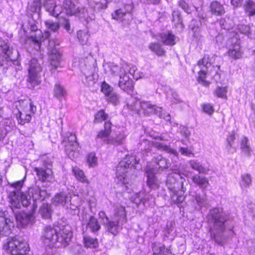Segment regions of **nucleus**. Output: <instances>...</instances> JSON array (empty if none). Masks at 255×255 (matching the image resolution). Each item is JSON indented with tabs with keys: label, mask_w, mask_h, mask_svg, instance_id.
I'll use <instances>...</instances> for the list:
<instances>
[{
	"label": "nucleus",
	"mask_w": 255,
	"mask_h": 255,
	"mask_svg": "<svg viewBox=\"0 0 255 255\" xmlns=\"http://www.w3.org/2000/svg\"><path fill=\"white\" fill-rule=\"evenodd\" d=\"M207 220L210 226L209 233L211 239L218 244L223 245L227 240L224 233L229 216L223 212L222 208H215L209 211Z\"/></svg>",
	"instance_id": "nucleus-1"
},
{
	"label": "nucleus",
	"mask_w": 255,
	"mask_h": 255,
	"mask_svg": "<svg viewBox=\"0 0 255 255\" xmlns=\"http://www.w3.org/2000/svg\"><path fill=\"white\" fill-rule=\"evenodd\" d=\"M72 237L71 231L67 227L47 226L43 234V240L45 244L50 246L59 248L66 247Z\"/></svg>",
	"instance_id": "nucleus-2"
},
{
	"label": "nucleus",
	"mask_w": 255,
	"mask_h": 255,
	"mask_svg": "<svg viewBox=\"0 0 255 255\" xmlns=\"http://www.w3.org/2000/svg\"><path fill=\"white\" fill-rule=\"evenodd\" d=\"M23 183V180L12 183L8 182V185L14 189L10 192L8 196L12 211H13L14 208L19 209L21 205L23 207H27L30 203V198H28L24 192H21Z\"/></svg>",
	"instance_id": "nucleus-3"
},
{
	"label": "nucleus",
	"mask_w": 255,
	"mask_h": 255,
	"mask_svg": "<svg viewBox=\"0 0 255 255\" xmlns=\"http://www.w3.org/2000/svg\"><path fill=\"white\" fill-rule=\"evenodd\" d=\"M137 163L138 161L134 156H127L117 166V178L121 181L123 180V183H128V179L129 178L130 173L135 170L134 165Z\"/></svg>",
	"instance_id": "nucleus-4"
},
{
	"label": "nucleus",
	"mask_w": 255,
	"mask_h": 255,
	"mask_svg": "<svg viewBox=\"0 0 255 255\" xmlns=\"http://www.w3.org/2000/svg\"><path fill=\"white\" fill-rule=\"evenodd\" d=\"M3 248L12 255H26L29 251L27 243L19 236L8 238Z\"/></svg>",
	"instance_id": "nucleus-5"
},
{
	"label": "nucleus",
	"mask_w": 255,
	"mask_h": 255,
	"mask_svg": "<svg viewBox=\"0 0 255 255\" xmlns=\"http://www.w3.org/2000/svg\"><path fill=\"white\" fill-rule=\"evenodd\" d=\"M93 63V59L91 57L82 59L79 62L81 72L84 76L82 79L83 82L86 86L90 87H93L97 81L94 74L95 68Z\"/></svg>",
	"instance_id": "nucleus-6"
},
{
	"label": "nucleus",
	"mask_w": 255,
	"mask_h": 255,
	"mask_svg": "<svg viewBox=\"0 0 255 255\" xmlns=\"http://www.w3.org/2000/svg\"><path fill=\"white\" fill-rule=\"evenodd\" d=\"M87 6L81 7L79 9V17L84 18L87 22L94 19V11L102 8H106L107 5H103L101 2H96L94 0H88Z\"/></svg>",
	"instance_id": "nucleus-7"
},
{
	"label": "nucleus",
	"mask_w": 255,
	"mask_h": 255,
	"mask_svg": "<svg viewBox=\"0 0 255 255\" xmlns=\"http://www.w3.org/2000/svg\"><path fill=\"white\" fill-rule=\"evenodd\" d=\"M62 142L65 146V152L70 158L73 160L79 156V147L74 134L68 133Z\"/></svg>",
	"instance_id": "nucleus-8"
},
{
	"label": "nucleus",
	"mask_w": 255,
	"mask_h": 255,
	"mask_svg": "<svg viewBox=\"0 0 255 255\" xmlns=\"http://www.w3.org/2000/svg\"><path fill=\"white\" fill-rule=\"evenodd\" d=\"M59 45V41L57 39H50L48 45V54L51 70L56 69L60 65L61 55L56 48Z\"/></svg>",
	"instance_id": "nucleus-9"
},
{
	"label": "nucleus",
	"mask_w": 255,
	"mask_h": 255,
	"mask_svg": "<svg viewBox=\"0 0 255 255\" xmlns=\"http://www.w3.org/2000/svg\"><path fill=\"white\" fill-rule=\"evenodd\" d=\"M41 71L42 67L38 60L35 58L31 59L29 62L27 81L33 86H37L41 83Z\"/></svg>",
	"instance_id": "nucleus-10"
},
{
	"label": "nucleus",
	"mask_w": 255,
	"mask_h": 255,
	"mask_svg": "<svg viewBox=\"0 0 255 255\" xmlns=\"http://www.w3.org/2000/svg\"><path fill=\"white\" fill-rule=\"evenodd\" d=\"M17 55L18 52L16 51L14 54L12 49L0 39V65H8V63L16 60Z\"/></svg>",
	"instance_id": "nucleus-11"
},
{
	"label": "nucleus",
	"mask_w": 255,
	"mask_h": 255,
	"mask_svg": "<svg viewBox=\"0 0 255 255\" xmlns=\"http://www.w3.org/2000/svg\"><path fill=\"white\" fill-rule=\"evenodd\" d=\"M14 227L12 218L8 214V211H0V237L7 236L11 233Z\"/></svg>",
	"instance_id": "nucleus-12"
},
{
	"label": "nucleus",
	"mask_w": 255,
	"mask_h": 255,
	"mask_svg": "<svg viewBox=\"0 0 255 255\" xmlns=\"http://www.w3.org/2000/svg\"><path fill=\"white\" fill-rule=\"evenodd\" d=\"M208 61V57L204 56L202 59L198 62L197 64L198 66L200 69L198 72V81L205 87L208 86L210 84L209 82L205 80L208 73V69L211 66V64Z\"/></svg>",
	"instance_id": "nucleus-13"
},
{
	"label": "nucleus",
	"mask_w": 255,
	"mask_h": 255,
	"mask_svg": "<svg viewBox=\"0 0 255 255\" xmlns=\"http://www.w3.org/2000/svg\"><path fill=\"white\" fill-rule=\"evenodd\" d=\"M133 5L131 0L125 5L124 9H119L115 11V13L112 14L113 18L119 20L121 21L129 20L131 19V12L132 11Z\"/></svg>",
	"instance_id": "nucleus-14"
},
{
	"label": "nucleus",
	"mask_w": 255,
	"mask_h": 255,
	"mask_svg": "<svg viewBox=\"0 0 255 255\" xmlns=\"http://www.w3.org/2000/svg\"><path fill=\"white\" fill-rule=\"evenodd\" d=\"M12 212L15 214V219L18 226L24 227L27 225L32 224L35 221L34 213L35 210L33 211V207L31 213H18L17 212H15L14 210Z\"/></svg>",
	"instance_id": "nucleus-15"
},
{
	"label": "nucleus",
	"mask_w": 255,
	"mask_h": 255,
	"mask_svg": "<svg viewBox=\"0 0 255 255\" xmlns=\"http://www.w3.org/2000/svg\"><path fill=\"white\" fill-rule=\"evenodd\" d=\"M231 2L234 7L243 6L249 15H255V3L252 0H231Z\"/></svg>",
	"instance_id": "nucleus-16"
},
{
	"label": "nucleus",
	"mask_w": 255,
	"mask_h": 255,
	"mask_svg": "<svg viewBox=\"0 0 255 255\" xmlns=\"http://www.w3.org/2000/svg\"><path fill=\"white\" fill-rule=\"evenodd\" d=\"M43 6L50 15L57 17L62 12V7L56 4V0H43Z\"/></svg>",
	"instance_id": "nucleus-17"
},
{
	"label": "nucleus",
	"mask_w": 255,
	"mask_h": 255,
	"mask_svg": "<svg viewBox=\"0 0 255 255\" xmlns=\"http://www.w3.org/2000/svg\"><path fill=\"white\" fill-rule=\"evenodd\" d=\"M139 105L145 115H150L155 114L160 118L162 117V108L152 105L150 102L141 101Z\"/></svg>",
	"instance_id": "nucleus-18"
},
{
	"label": "nucleus",
	"mask_w": 255,
	"mask_h": 255,
	"mask_svg": "<svg viewBox=\"0 0 255 255\" xmlns=\"http://www.w3.org/2000/svg\"><path fill=\"white\" fill-rule=\"evenodd\" d=\"M125 223L121 222L118 220H109L108 222H106L104 225L106 231L110 233L114 236H116L119 232L120 230L123 228V226Z\"/></svg>",
	"instance_id": "nucleus-19"
},
{
	"label": "nucleus",
	"mask_w": 255,
	"mask_h": 255,
	"mask_svg": "<svg viewBox=\"0 0 255 255\" xmlns=\"http://www.w3.org/2000/svg\"><path fill=\"white\" fill-rule=\"evenodd\" d=\"M119 87L123 91L128 94H131L133 90V83L132 80L127 74L120 78Z\"/></svg>",
	"instance_id": "nucleus-20"
},
{
	"label": "nucleus",
	"mask_w": 255,
	"mask_h": 255,
	"mask_svg": "<svg viewBox=\"0 0 255 255\" xmlns=\"http://www.w3.org/2000/svg\"><path fill=\"white\" fill-rule=\"evenodd\" d=\"M110 72L113 76L120 78L127 74V71L128 69V65L126 63H123L118 65L115 63H111L110 65Z\"/></svg>",
	"instance_id": "nucleus-21"
},
{
	"label": "nucleus",
	"mask_w": 255,
	"mask_h": 255,
	"mask_svg": "<svg viewBox=\"0 0 255 255\" xmlns=\"http://www.w3.org/2000/svg\"><path fill=\"white\" fill-rule=\"evenodd\" d=\"M31 190L33 200L32 207L33 208V211H34L36 210L37 208L36 201H42L44 200L47 194L45 190H41L38 186H35L32 188Z\"/></svg>",
	"instance_id": "nucleus-22"
},
{
	"label": "nucleus",
	"mask_w": 255,
	"mask_h": 255,
	"mask_svg": "<svg viewBox=\"0 0 255 255\" xmlns=\"http://www.w3.org/2000/svg\"><path fill=\"white\" fill-rule=\"evenodd\" d=\"M147 174V184L152 189H155L158 188L160 182L155 176L156 173L153 168H148L146 170Z\"/></svg>",
	"instance_id": "nucleus-23"
},
{
	"label": "nucleus",
	"mask_w": 255,
	"mask_h": 255,
	"mask_svg": "<svg viewBox=\"0 0 255 255\" xmlns=\"http://www.w3.org/2000/svg\"><path fill=\"white\" fill-rule=\"evenodd\" d=\"M29 38L32 41L38 44L41 43V42L45 39H48L49 41L50 39H53L51 38V34L48 30L45 31L44 34H43L40 29L36 30L35 32H33V33H30Z\"/></svg>",
	"instance_id": "nucleus-24"
},
{
	"label": "nucleus",
	"mask_w": 255,
	"mask_h": 255,
	"mask_svg": "<svg viewBox=\"0 0 255 255\" xmlns=\"http://www.w3.org/2000/svg\"><path fill=\"white\" fill-rule=\"evenodd\" d=\"M34 170L36 172L39 180L42 182H51L53 179V173L50 169H44L42 168L36 167Z\"/></svg>",
	"instance_id": "nucleus-25"
},
{
	"label": "nucleus",
	"mask_w": 255,
	"mask_h": 255,
	"mask_svg": "<svg viewBox=\"0 0 255 255\" xmlns=\"http://www.w3.org/2000/svg\"><path fill=\"white\" fill-rule=\"evenodd\" d=\"M71 194L66 192H61L56 194L53 198L52 203L55 206H66Z\"/></svg>",
	"instance_id": "nucleus-26"
},
{
	"label": "nucleus",
	"mask_w": 255,
	"mask_h": 255,
	"mask_svg": "<svg viewBox=\"0 0 255 255\" xmlns=\"http://www.w3.org/2000/svg\"><path fill=\"white\" fill-rule=\"evenodd\" d=\"M153 161L158 166V167H155V168H153L156 173H160L164 169L168 168L170 165L168 160L161 155H158L154 157L153 159Z\"/></svg>",
	"instance_id": "nucleus-27"
},
{
	"label": "nucleus",
	"mask_w": 255,
	"mask_h": 255,
	"mask_svg": "<svg viewBox=\"0 0 255 255\" xmlns=\"http://www.w3.org/2000/svg\"><path fill=\"white\" fill-rule=\"evenodd\" d=\"M63 8L65 13L67 15H72L78 14L79 15V9L81 7L76 8L75 4L71 0H65L63 2Z\"/></svg>",
	"instance_id": "nucleus-28"
},
{
	"label": "nucleus",
	"mask_w": 255,
	"mask_h": 255,
	"mask_svg": "<svg viewBox=\"0 0 255 255\" xmlns=\"http://www.w3.org/2000/svg\"><path fill=\"white\" fill-rule=\"evenodd\" d=\"M113 218L115 220H118L121 222L126 223L127 219L125 207L120 205H116L114 209V214Z\"/></svg>",
	"instance_id": "nucleus-29"
},
{
	"label": "nucleus",
	"mask_w": 255,
	"mask_h": 255,
	"mask_svg": "<svg viewBox=\"0 0 255 255\" xmlns=\"http://www.w3.org/2000/svg\"><path fill=\"white\" fill-rule=\"evenodd\" d=\"M159 37L161 41L165 45L173 46L176 43V37L171 31L160 34Z\"/></svg>",
	"instance_id": "nucleus-30"
},
{
	"label": "nucleus",
	"mask_w": 255,
	"mask_h": 255,
	"mask_svg": "<svg viewBox=\"0 0 255 255\" xmlns=\"http://www.w3.org/2000/svg\"><path fill=\"white\" fill-rule=\"evenodd\" d=\"M152 251L155 255H174L169 249L159 243H154L152 244Z\"/></svg>",
	"instance_id": "nucleus-31"
},
{
	"label": "nucleus",
	"mask_w": 255,
	"mask_h": 255,
	"mask_svg": "<svg viewBox=\"0 0 255 255\" xmlns=\"http://www.w3.org/2000/svg\"><path fill=\"white\" fill-rule=\"evenodd\" d=\"M53 213L51 205L47 203H43L40 207L38 213L41 217L45 219H50Z\"/></svg>",
	"instance_id": "nucleus-32"
},
{
	"label": "nucleus",
	"mask_w": 255,
	"mask_h": 255,
	"mask_svg": "<svg viewBox=\"0 0 255 255\" xmlns=\"http://www.w3.org/2000/svg\"><path fill=\"white\" fill-rule=\"evenodd\" d=\"M154 146L158 150H161L164 151L171 155H173V157H176L178 158V153L177 151L173 148H171L168 145L164 144L162 143H160L159 142H155L153 143Z\"/></svg>",
	"instance_id": "nucleus-33"
},
{
	"label": "nucleus",
	"mask_w": 255,
	"mask_h": 255,
	"mask_svg": "<svg viewBox=\"0 0 255 255\" xmlns=\"http://www.w3.org/2000/svg\"><path fill=\"white\" fill-rule=\"evenodd\" d=\"M127 134L124 133H119L115 137H111L108 138L107 140L108 144H111L116 145L123 144L125 143Z\"/></svg>",
	"instance_id": "nucleus-34"
},
{
	"label": "nucleus",
	"mask_w": 255,
	"mask_h": 255,
	"mask_svg": "<svg viewBox=\"0 0 255 255\" xmlns=\"http://www.w3.org/2000/svg\"><path fill=\"white\" fill-rule=\"evenodd\" d=\"M16 117L19 124L23 125L26 123H28L31 119V115L28 112H21L19 110L15 113Z\"/></svg>",
	"instance_id": "nucleus-35"
},
{
	"label": "nucleus",
	"mask_w": 255,
	"mask_h": 255,
	"mask_svg": "<svg viewBox=\"0 0 255 255\" xmlns=\"http://www.w3.org/2000/svg\"><path fill=\"white\" fill-rule=\"evenodd\" d=\"M189 165L192 169L198 171L200 173L206 174L210 170L208 167H205L200 162L194 160H190Z\"/></svg>",
	"instance_id": "nucleus-36"
},
{
	"label": "nucleus",
	"mask_w": 255,
	"mask_h": 255,
	"mask_svg": "<svg viewBox=\"0 0 255 255\" xmlns=\"http://www.w3.org/2000/svg\"><path fill=\"white\" fill-rule=\"evenodd\" d=\"M192 180L193 182L201 188L205 189L209 185V181L205 177L200 176L198 174L194 175Z\"/></svg>",
	"instance_id": "nucleus-37"
},
{
	"label": "nucleus",
	"mask_w": 255,
	"mask_h": 255,
	"mask_svg": "<svg viewBox=\"0 0 255 255\" xmlns=\"http://www.w3.org/2000/svg\"><path fill=\"white\" fill-rule=\"evenodd\" d=\"M210 8L212 13L216 15H221L225 12L223 5L217 1L211 3Z\"/></svg>",
	"instance_id": "nucleus-38"
},
{
	"label": "nucleus",
	"mask_w": 255,
	"mask_h": 255,
	"mask_svg": "<svg viewBox=\"0 0 255 255\" xmlns=\"http://www.w3.org/2000/svg\"><path fill=\"white\" fill-rule=\"evenodd\" d=\"M87 227L91 230L93 233L99 231L101 229V225L98 220L94 216H91L87 223Z\"/></svg>",
	"instance_id": "nucleus-39"
},
{
	"label": "nucleus",
	"mask_w": 255,
	"mask_h": 255,
	"mask_svg": "<svg viewBox=\"0 0 255 255\" xmlns=\"http://www.w3.org/2000/svg\"><path fill=\"white\" fill-rule=\"evenodd\" d=\"M149 49L158 56L165 55V51L158 43L152 42L148 46Z\"/></svg>",
	"instance_id": "nucleus-40"
},
{
	"label": "nucleus",
	"mask_w": 255,
	"mask_h": 255,
	"mask_svg": "<svg viewBox=\"0 0 255 255\" xmlns=\"http://www.w3.org/2000/svg\"><path fill=\"white\" fill-rule=\"evenodd\" d=\"M241 149L242 151L247 156H250L252 151V148L250 146L248 139L246 137H244L241 141Z\"/></svg>",
	"instance_id": "nucleus-41"
},
{
	"label": "nucleus",
	"mask_w": 255,
	"mask_h": 255,
	"mask_svg": "<svg viewBox=\"0 0 255 255\" xmlns=\"http://www.w3.org/2000/svg\"><path fill=\"white\" fill-rule=\"evenodd\" d=\"M72 171L76 178L80 182L89 183L88 180L86 178L84 172L77 167H74Z\"/></svg>",
	"instance_id": "nucleus-42"
},
{
	"label": "nucleus",
	"mask_w": 255,
	"mask_h": 255,
	"mask_svg": "<svg viewBox=\"0 0 255 255\" xmlns=\"http://www.w3.org/2000/svg\"><path fill=\"white\" fill-rule=\"evenodd\" d=\"M242 54V52L240 51V45L238 43H236L233 48L230 49L228 51V55L234 59L241 58Z\"/></svg>",
	"instance_id": "nucleus-43"
},
{
	"label": "nucleus",
	"mask_w": 255,
	"mask_h": 255,
	"mask_svg": "<svg viewBox=\"0 0 255 255\" xmlns=\"http://www.w3.org/2000/svg\"><path fill=\"white\" fill-rule=\"evenodd\" d=\"M77 38L82 45L86 44L89 37V31L87 29L85 30H80L77 32Z\"/></svg>",
	"instance_id": "nucleus-44"
},
{
	"label": "nucleus",
	"mask_w": 255,
	"mask_h": 255,
	"mask_svg": "<svg viewBox=\"0 0 255 255\" xmlns=\"http://www.w3.org/2000/svg\"><path fill=\"white\" fill-rule=\"evenodd\" d=\"M53 92L54 96L58 99H62L66 95V90L59 84L55 85Z\"/></svg>",
	"instance_id": "nucleus-45"
},
{
	"label": "nucleus",
	"mask_w": 255,
	"mask_h": 255,
	"mask_svg": "<svg viewBox=\"0 0 255 255\" xmlns=\"http://www.w3.org/2000/svg\"><path fill=\"white\" fill-rule=\"evenodd\" d=\"M79 206V198L78 196L74 195L73 197L71 196L68 201V203L66 207L69 209L75 211Z\"/></svg>",
	"instance_id": "nucleus-46"
},
{
	"label": "nucleus",
	"mask_w": 255,
	"mask_h": 255,
	"mask_svg": "<svg viewBox=\"0 0 255 255\" xmlns=\"http://www.w3.org/2000/svg\"><path fill=\"white\" fill-rule=\"evenodd\" d=\"M174 172L171 174H169L166 180V184L169 187H172V185L174 184L177 181V179L179 174H178V171L177 170L172 169Z\"/></svg>",
	"instance_id": "nucleus-47"
},
{
	"label": "nucleus",
	"mask_w": 255,
	"mask_h": 255,
	"mask_svg": "<svg viewBox=\"0 0 255 255\" xmlns=\"http://www.w3.org/2000/svg\"><path fill=\"white\" fill-rule=\"evenodd\" d=\"M84 242L87 247L96 248L98 246V242L96 239H94L89 236H84Z\"/></svg>",
	"instance_id": "nucleus-48"
},
{
	"label": "nucleus",
	"mask_w": 255,
	"mask_h": 255,
	"mask_svg": "<svg viewBox=\"0 0 255 255\" xmlns=\"http://www.w3.org/2000/svg\"><path fill=\"white\" fill-rule=\"evenodd\" d=\"M44 23L47 29L53 32H56L59 29L60 25L57 22L48 20L45 21Z\"/></svg>",
	"instance_id": "nucleus-49"
},
{
	"label": "nucleus",
	"mask_w": 255,
	"mask_h": 255,
	"mask_svg": "<svg viewBox=\"0 0 255 255\" xmlns=\"http://www.w3.org/2000/svg\"><path fill=\"white\" fill-rule=\"evenodd\" d=\"M241 186L242 188H246L250 186L252 183V179L249 174L245 173L242 175Z\"/></svg>",
	"instance_id": "nucleus-50"
},
{
	"label": "nucleus",
	"mask_w": 255,
	"mask_h": 255,
	"mask_svg": "<svg viewBox=\"0 0 255 255\" xmlns=\"http://www.w3.org/2000/svg\"><path fill=\"white\" fill-rule=\"evenodd\" d=\"M138 102L134 98L131 97L126 107L128 109L135 113L138 111Z\"/></svg>",
	"instance_id": "nucleus-51"
},
{
	"label": "nucleus",
	"mask_w": 255,
	"mask_h": 255,
	"mask_svg": "<svg viewBox=\"0 0 255 255\" xmlns=\"http://www.w3.org/2000/svg\"><path fill=\"white\" fill-rule=\"evenodd\" d=\"M108 118V115L106 114L103 110H101L96 114L94 121L95 123H100L107 120Z\"/></svg>",
	"instance_id": "nucleus-52"
},
{
	"label": "nucleus",
	"mask_w": 255,
	"mask_h": 255,
	"mask_svg": "<svg viewBox=\"0 0 255 255\" xmlns=\"http://www.w3.org/2000/svg\"><path fill=\"white\" fill-rule=\"evenodd\" d=\"M120 95L115 92H113L107 96V100L115 105L120 103Z\"/></svg>",
	"instance_id": "nucleus-53"
},
{
	"label": "nucleus",
	"mask_w": 255,
	"mask_h": 255,
	"mask_svg": "<svg viewBox=\"0 0 255 255\" xmlns=\"http://www.w3.org/2000/svg\"><path fill=\"white\" fill-rule=\"evenodd\" d=\"M101 90L107 97L114 92L113 88L106 82L103 83Z\"/></svg>",
	"instance_id": "nucleus-54"
},
{
	"label": "nucleus",
	"mask_w": 255,
	"mask_h": 255,
	"mask_svg": "<svg viewBox=\"0 0 255 255\" xmlns=\"http://www.w3.org/2000/svg\"><path fill=\"white\" fill-rule=\"evenodd\" d=\"M227 89L225 87H218L215 94L218 97L224 98L227 97Z\"/></svg>",
	"instance_id": "nucleus-55"
},
{
	"label": "nucleus",
	"mask_w": 255,
	"mask_h": 255,
	"mask_svg": "<svg viewBox=\"0 0 255 255\" xmlns=\"http://www.w3.org/2000/svg\"><path fill=\"white\" fill-rule=\"evenodd\" d=\"M87 160L89 165L91 167H94L97 165V158L94 153H91L88 154Z\"/></svg>",
	"instance_id": "nucleus-56"
},
{
	"label": "nucleus",
	"mask_w": 255,
	"mask_h": 255,
	"mask_svg": "<svg viewBox=\"0 0 255 255\" xmlns=\"http://www.w3.org/2000/svg\"><path fill=\"white\" fill-rule=\"evenodd\" d=\"M235 139V134L234 133H232L230 134L227 138V141L228 142V145L227 146V148L229 151H230L231 148L233 147V144L234 141Z\"/></svg>",
	"instance_id": "nucleus-57"
},
{
	"label": "nucleus",
	"mask_w": 255,
	"mask_h": 255,
	"mask_svg": "<svg viewBox=\"0 0 255 255\" xmlns=\"http://www.w3.org/2000/svg\"><path fill=\"white\" fill-rule=\"evenodd\" d=\"M202 109L205 113L209 115H212L214 112L213 106L210 104H203Z\"/></svg>",
	"instance_id": "nucleus-58"
},
{
	"label": "nucleus",
	"mask_w": 255,
	"mask_h": 255,
	"mask_svg": "<svg viewBox=\"0 0 255 255\" xmlns=\"http://www.w3.org/2000/svg\"><path fill=\"white\" fill-rule=\"evenodd\" d=\"M195 200L198 205L200 207L205 206L207 204L206 198L201 197L200 195H196Z\"/></svg>",
	"instance_id": "nucleus-59"
},
{
	"label": "nucleus",
	"mask_w": 255,
	"mask_h": 255,
	"mask_svg": "<svg viewBox=\"0 0 255 255\" xmlns=\"http://www.w3.org/2000/svg\"><path fill=\"white\" fill-rule=\"evenodd\" d=\"M169 189L172 193V194L171 195V199L172 202L174 203H176L177 200L178 199V197L179 196L178 192L175 190L174 187H169Z\"/></svg>",
	"instance_id": "nucleus-60"
},
{
	"label": "nucleus",
	"mask_w": 255,
	"mask_h": 255,
	"mask_svg": "<svg viewBox=\"0 0 255 255\" xmlns=\"http://www.w3.org/2000/svg\"><path fill=\"white\" fill-rule=\"evenodd\" d=\"M62 26L64 29L69 33H71L73 32V29L71 28V24L68 19H64L63 22L62 23Z\"/></svg>",
	"instance_id": "nucleus-61"
},
{
	"label": "nucleus",
	"mask_w": 255,
	"mask_h": 255,
	"mask_svg": "<svg viewBox=\"0 0 255 255\" xmlns=\"http://www.w3.org/2000/svg\"><path fill=\"white\" fill-rule=\"evenodd\" d=\"M28 24L29 25V29L30 30V33H33V32H35L36 30H40L38 28V26L36 24V22L31 19L28 21Z\"/></svg>",
	"instance_id": "nucleus-62"
},
{
	"label": "nucleus",
	"mask_w": 255,
	"mask_h": 255,
	"mask_svg": "<svg viewBox=\"0 0 255 255\" xmlns=\"http://www.w3.org/2000/svg\"><path fill=\"white\" fill-rule=\"evenodd\" d=\"M179 5L187 13H191V11L188 5L184 1L181 0L179 2Z\"/></svg>",
	"instance_id": "nucleus-63"
},
{
	"label": "nucleus",
	"mask_w": 255,
	"mask_h": 255,
	"mask_svg": "<svg viewBox=\"0 0 255 255\" xmlns=\"http://www.w3.org/2000/svg\"><path fill=\"white\" fill-rule=\"evenodd\" d=\"M111 134L110 132L106 130H101L97 135V137L100 138H106V141L107 140V139L109 138V135Z\"/></svg>",
	"instance_id": "nucleus-64"
}]
</instances>
